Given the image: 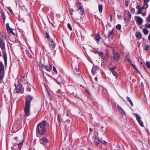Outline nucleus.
Returning <instances> with one entry per match:
<instances>
[{"mask_svg":"<svg viewBox=\"0 0 150 150\" xmlns=\"http://www.w3.org/2000/svg\"><path fill=\"white\" fill-rule=\"evenodd\" d=\"M6 29L8 32L10 33H12L13 34H14V33H13V29L11 28L10 27L9 28Z\"/></svg>","mask_w":150,"mask_h":150,"instance_id":"30","label":"nucleus"},{"mask_svg":"<svg viewBox=\"0 0 150 150\" xmlns=\"http://www.w3.org/2000/svg\"><path fill=\"white\" fill-rule=\"evenodd\" d=\"M43 68L48 71H50L52 70V66L51 65H49V66H43Z\"/></svg>","mask_w":150,"mask_h":150,"instance_id":"17","label":"nucleus"},{"mask_svg":"<svg viewBox=\"0 0 150 150\" xmlns=\"http://www.w3.org/2000/svg\"><path fill=\"white\" fill-rule=\"evenodd\" d=\"M138 25H141L143 22L142 18L139 16H136L134 17Z\"/></svg>","mask_w":150,"mask_h":150,"instance_id":"6","label":"nucleus"},{"mask_svg":"<svg viewBox=\"0 0 150 150\" xmlns=\"http://www.w3.org/2000/svg\"><path fill=\"white\" fill-rule=\"evenodd\" d=\"M31 89L34 90V88L33 86L28 85V88L26 89L27 91L30 92L31 91Z\"/></svg>","mask_w":150,"mask_h":150,"instance_id":"24","label":"nucleus"},{"mask_svg":"<svg viewBox=\"0 0 150 150\" xmlns=\"http://www.w3.org/2000/svg\"><path fill=\"white\" fill-rule=\"evenodd\" d=\"M141 85L142 87H144V83L142 82L141 83Z\"/></svg>","mask_w":150,"mask_h":150,"instance_id":"58","label":"nucleus"},{"mask_svg":"<svg viewBox=\"0 0 150 150\" xmlns=\"http://www.w3.org/2000/svg\"><path fill=\"white\" fill-rule=\"evenodd\" d=\"M46 124V121L43 120L37 125V130L40 135H43L45 132L46 131L45 127Z\"/></svg>","mask_w":150,"mask_h":150,"instance_id":"2","label":"nucleus"},{"mask_svg":"<svg viewBox=\"0 0 150 150\" xmlns=\"http://www.w3.org/2000/svg\"><path fill=\"white\" fill-rule=\"evenodd\" d=\"M15 88L14 92L15 93H18L21 90L22 87V85L21 84V82L19 83L17 81L15 83Z\"/></svg>","mask_w":150,"mask_h":150,"instance_id":"3","label":"nucleus"},{"mask_svg":"<svg viewBox=\"0 0 150 150\" xmlns=\"http://www.w3.org/2000/svg\"><path fill=\"white\" fill-rule=\"evenodd\" d=\"M113 54L114 60L116 62L118 61L120 57L119 54L117 52H113Z\"/></svg>","mask_w":150,"mask_h":150,"instance_id":"5","label":"nucleus"},{"mask_svg":"<svg viewBox=\"0 0 150 150\" xmlns=\"http://www.w3.org/2000/svg\"><path fill=\"white\" fill-rule=\"evenodd\" d=\"M110 21H112V16L111 15V14L110 15Z\"/></svg>","mask_w":150,"mask_h":150,"instance_id":"54","label":"nucleus"},{"mask_svg":"<svg viewBox=\"0 0 150 150\" xmlns=\"http://www.w3.org/2000/svg\"><path fill=\"white\" fill-rule=\"evenodd\" d=\"M25 52H26V54L28 55V57H32L31 54H30L28 50H25Z\"/></svg>","mask_w":150,"mask_h":150,"instance_id":"32","label":"nucleus"},{"mask_svg":"<svg viewBox=\"0 0 150 150\" xmlns=\"http://www.w3.org/2000/svg\"><path fill=\"white\" fill-rule=\"evenodd\" d=\"M6 29H7L8 28L10 27L9 26V24L8 23H7L6 24Z\"/></svg>","mask_w":150,"mask_h":150,"instance_id":"49","label":"nucleus"},{"mask_svg":"<svg viewBox=\"0 0 150 150\" xmlns=\"http://www.w3.org/2000/svg\"><path fill=\"white\" fill-rule=\"evenodd\" d=\"M127 99L129 102L131 100L130 98L128 97H127Z\"/></svg>","mask_w":150,"mask_h":150,"instance_id":"48","label":"nucleus"},{"mask_svg":"<svg viewBox=\"0 0 150 150\" xmlns=\"http://www.w3.org/2000/svg\"><path fill=\"white\" fill-rule=\"evenodd\" d=\"M135 35L137 38H139V39H141L142 37V34L141 33L139 32H137L136 33Z\"/></svg>","mask_w":150,"mask_h":150,"instance_id":"18","label":"nucleus"},{"mask_svg":"<svg viewBox=\"0 0 150 150\" xmlns=\"http://www.w3.org/2000/svg\"><path fill=\"white\" fill-rule=\"evenodd\" d=\"M46 37L47 39H49L50 37L49 34L47 32L46 33Z\"/></svg>","mask_w":150,"mask_h":150,"instance_id":"41","label":"nucleus"},{"mask_svg":"<svg viewBox=\"0 0 150 150\" xmlns=\"http://www.w3.org/2000/svg\"><path fill=\"white\" fill-rule=\"evenodd\" d=\"M75 70L77 71H79V69L77 68H75Z\"/></svg>","mask_w":150,"mask_h":150,"instance_id":"61","label":"nucleus"},{"mask_svg":"<svg viewBox=\"0 0 150 150\" xmlns=\"http://www.w3.org/2000/svg\"><path fill=\"white\" fill-rule=\"evenodd\" d=\"M148 39L150 41V35L148 36Z\"/></svg>","mask_w":150,"mask_h":150,"instance_id":"60","label":"nucleus"},{"mask_svg":"<svg viewBox=\"0 0 150 150\" xmlns=\"http://www.w3.org/2000/svg\"><path fill=\"white\" fill-rule=\"evenodd\" d=\"M0 47L2 50H5V44L3 36L0 37Z\"/></svg>","mask_w":150,"mask_h":150,"instance_id":"4","label":"nucleus"},{"mask_svg":"<svg viewBox=\"0 0 150 150\" xmlns=\"http://www.w3.org/2000/svg\"><path fill=\"white\" fill-rule=\"evenodd\" d=\"M4 65L2 63L0 62V71L4 70Z\"/></svg>","mask_w":150,"mask_h":150,"instance_id":"33","label":"nucleus"},{"mask_svg":"<svg viewBox=\"0 0 150 150\" xmlns=\"http://www.w3.org/2000/svg\"><path fill=\"white\" fill-rule=\"evenodd\" d=\"M95 38L97 43H98L101 39L100 36L99 34H97L95 35Z\"/></svg>","mask_w":150,"mask_h":150,"instance_id":"14","label":"nucleus"},{"mask_svg":"<svg viewBox=\"0 0 150 150\" xmlns=\"http://www.w3.org/2000/svg\"><path fill=\"white\" fill-rule=\"evenodd\" d=\"M110 70L111 71H112L113 75L115 77V78H117L118 77V75L117 72L114 71L113 69L112 68L110 69Z\"/></svg>","mask_w":150,"mask_h":150,"instance_id":"20","label":"nucleus"},{"mask_svg":"<svg viewBox=\"0 0 150 150\" xmlns=\"http://www.w3.org/2000/svg\"><path fill=\"white\" fill-rule=\"evenodd\" d=\"M128 61H129L130 63V64H131V66H132V67H133V69H135L137 72H139V71L138 70V69L137 68L135 65L133 64H132L131 62H130V59H129L128 60Z\"/></svg>","mask_w":150,"mask_h":150,"instance_id":"21","label":"nucleus"},{"mask_svg":"<svg viewBox=\"0 0 150 150\" xmlns=\"http://www.w3.org/2000/svg\"><path fill=\"white\" fill-rule=\"evenodd\" d=\"M40 142L41 144H45L48 142V140L46 137H42L40 139Z\"/></svg>","mask_w":150,"mask_h":150,"instance_id":"9","label":"nucleus"},{"mask_svg":"<svg viewBox=\"0 0 150 150\" xmlns=\"http://www.w3.org/2000/svg\"><path fill=\"white\" fill-rule=\"evenodd\" d=\"M23 141H22L20 143H19L17 144L18 147L19 148L21 149L23 145Z\"/></svg>","mask_w":150,"mask_h":150,"instance_id":"25","label":"nucleus"},{"mask_svg":"<svg viewBox=\"0 0 150 150\" xmlns=\"http://www.w3.org/2000/svg\"><path fill=\"white\" fill-rule=\"evenodd\" d=\"M145 28H149L150 29V23L149 24H146L145 25Z\"/></svg>","mask_w":150,"mask_h":150,"instance_id":"40","label":"nucleus"},{"mask_svg":"<svg viewBox=\"0 0 150 150\" xmlns=\"http://www.w3.org/2000/svg\"><path fill=\"white\" fill-rule=\"evenodd\" d=\"M49 41L50 47L51 49L52 50H53L55 46V44L52 39H49Z\"/></svg>","mask_w":150,"mask_h":150,"instance_id":"7","label":"nucleus"},{"mask_svg":"<svg viewBox=\"0 0 150 150\" xmlns=\"http://www.w3.org/2000/svg\"><path fill=\"white\" fill-rule=\"evenodd\" d=\"M8 10L12 13H13V12L10 7H8Z\"/></svg>","mask_w":150,"mask_h":150,"instance_id":"43","label":"nucleus"},{"mask_svg":"<svg viewBox=\"0 0 150 150\" xmlns=\"http://www.w3.org/2000/svg\"><path fill=\"white\" fill-rule=\"evenodd\" d=\"M99 51L97 50H95L94 52V53L95 54H98Z\"/></svg>","mask_w":150,"mask_h":150,"instance_id":"53","label":"nucleus"},{"mask_svg":"<svg viewBox=\"0 0 150 150\" xmlns=\"http://www.w3.org/2000/svg\"><path fill=\"white\" fill-rule=\"evenodd\" d=\"M60 91H61V90L60 89H59L57 91V93H60Z\"/></svg>","mask_w":150,"mask_h":150,"instance_id":"57","label":"nucleus"},{"mask_svg":"<svg viewBox=\"0 0 150 150\" xmlns=\"http://www.w3.org/2000/svg\"><path fill=\"white\" fill-rule=\"evenodd\" d=\"M142 15L143 16H145L146 15V13H142Z\"/></svg>","mask_w":150,"mask_h":150,"instance_id":"55","label":"nucleus"},{"mask_svg":"<svg viewBox=\"0 0 150 150\" xmlns=\"http://www.w3.org/2000/svg\"><path fill=\"white\" fill-rule=\"evenodd\" d=\"M76 89L75 87H73L69 91V93L71 94L74 95L76 93Z\"/></svg>","mask_w":150,"mask_h":150,"instance_id":"11","label":"nucleus"},{"mask_svg":"<svg viewBox=\"0 0 150 150\" xmlns=\"http://www.w3.org/2000/svg\"><path fill=\"white\" fill-rule=\"evenodd\" d=\"M61 114H58L57 116L58 121L59 122H60L61 121Z\"/></svg>","mask_w":150,"mask_h":150,"instance_id":"31","label":"nucleus"},{"mask_svg":"<svg viewBox=\"0 0 150 150\" xmlns=\"http://www.w3.org/2000/svg\"><path fill=\"white\" fill-rule=\"evenodd\" d=\"M116 28L118 30H120L121 28V25L118 24L116 25Z\"/></svg>","mask_w":150,"mask_h":150,"instance_id":"35","label":"nucleus"},{"mask_svg":"<svg viewBox=\"0 0 150 150\" xmlns=\"http://www.w3.org/2000/svg\"><path fill=\"white\" fill-rule=\"evenodd\" d=\"M95 126V127H96V126H97V127H99L100 126V125L99 124L96 123Z\"/></svg>","mask_w":150,"mask_h":150,"instance_id":"52","label":"nucleus"},{"mask_svg":"<svg viewBox=\"0 0 150 150\" xmlns=\"http://www.w3.org/2000/svg\"><path fill=\"white\" fill-rule=\"evenodd\" d=\"M150 48V46L149 45H146L145 47V50L146 51H148L149 49Z\"/></svg>","mask_w":150,"mask_h":150,"instance_id":"36","label":"nucleus"},{"mask_svg":"<svg viewBox=\"0 0 150 150\" xmlns=\"http://www.w3.org/2000/svg\"><path fill=\"white\" fill-rule=\"evenodd\" d=\"M16 2L17 4H18L20 6H22V3L21 0H16Z\"/></svg>","mask_w":150,"mask_h":150,"instance_id":"23","label":"nucleus"},{"mask_svg":"<svg viewBox=\"0 0 150 150\" xmlns=\"http://www.w3.org/2000/svg\"><path fill=\"white\" fill-rule=\"evenodd\" d=\"M98 67L97 66L93 65L91 70V72L93 75L95 74L96 71L98 69Z\"/></svg>","mask_w":150,"mask_h":150,"instance_id":"13","label":"nucleus"},{"mask_svg":"<svg viewBox=\"0 0 150 150\" xmlns=\"http://www.w3.org/2000/svg\"><path fill=\"white\" fill-rule=\"evenodd\" d=\"M102 143L104 144H105L106 143V142L104 140H103L102 141Z\"/></svg>","mask_w":150,"mask_h":150,"instance_id":"56","label":"nucleus"},{"mask_svg":"<svg viewBox=\"0 0 150 150\" xmlns=\"http://www.w3.org/2000/svg\"><path fill=\"white\" fill-rule=\"evenodd\" d=\"M95 80H96V81H97V80H98L97 77H96L95 78Z\"/></svg>","mask_w":150,"mask_h":150,"instance_id":"62","label":"nucleus"},{"mask_svg":"<svg viewBox=\"0 0 150 150\" xmlns=\"http://www.w3.org/2000/svg\"><path fill=\"white\" fill-rule=\"evenodd\" d=\"M14 144V145L12 148V149H13L14 148V147H15L17 144L16 143H15Z\"/></svg>","mask_w":150,"mask_h":150,"instance_id":"59","label":"nucleus"},{"mask_svg":"<svg viewBox=\"0 0 150 150\" xmlns=\"http://www.w3.org/2000/svg\"><path fill=\"white\" fill-rule=\"evenodd\" d=\"M108 36L110 39H112L113 36V29L110 31L108 32Z\"/></svg>","mask_w":150,"mask_h":150,"instance_id":"16","label":"nucleus"},{"mask_svg":"<svg viewBox=\"0 0 150 150\" xmlns=\"http://www.w3.org/2000/svg\"><path fill=\"white\" fill-rule=\"evenodd\" d=\"M98 8L100 12L101 13L102 12L103 9V5L101 4L99 5L98 6Z\"/></svg>","mask_w":150,"mask_h":150,"instance_id":"27","label":"nucleus"},{"mask_svg":"<svg viewBox=\"0 0 150 150\" xmlns=\"http://www.w3.org/2000/svg\"><path fill=\"white\" fill-rule=\"evenodd\" d=\"M146 20L149 21V22H150V14L149 15L148 17L147 18H146Z\"/></svg>","mask_w":150,"mask_h":150,"instance_id":"45","label":"nucleus"},{"mask_svg":"<svg viewBox=\"0 0 150 150\" xmlns=\"http://www.w3.org/2000/svg\"><path fill=\"white\" fill-rule=\"evenodd\" d=\"M143 31L144 34L146 35H147L149 33L148 30L145 28H143Z\"/></svg>","mask_w":150,"mask_h":150,"instance_id":"28","label":"nucleus"},{"mask_svg":"<svg viewBox=\"0 0 150 150\" xmlns=\"http://www.w3.org/2000/svg\"><path fill=\"white\" fill-rule=\"evenodd\" d=\"M1 56V52L0 51V56Z\"/></svg>","mask_w":150,"mask_h":150,"instance_id":"64","label":"nucleus"},{"mask_svg":"<svg viewBox=\"0 0 150 150\" xmlns=\"http://www.w3.org/2000/svg\"><path fill=\"white\" fill-rule=\"evenodd\" d=\"M146 65L148 68H150V62H146Z\"/></svg>","mask_w":150,"mask_h":150,"instance_id":"39","label":"nucleus"},{"mask_svg":"<svg viewBox=\"0 0 150 150\" xmlns=\"http://www.w3.org/2000/svg\"><path fill=\"white\" fill-rule=\"evenodd\" d=\"M117 110L118 111L121 113L122 114H125V113L124 110L119 105L117 106Z\"/></svg>","mask_w":150,"mask_h":150,"instance_id":"15","label":"nucleus"},{"mask_svg":"<svg viewBox=\"0 0 150 150\" xmlns=\"http://www.w3.org/2000/svg\"><path fill=\"white\" fill-rule=\"evenodd\" d=\"M136 8L138 10L137 13L138 14L141 13L142 10L143 9L142 7H141L139 5H137L136 6Z\"/></svg>","mask_w":150,"mask_h":150,"instance_id":"12","label":"nucleus"},{"mask_svg":"<svg viewBox=\"0 0 150 150\" xmlns=\"http://www.w3.org/2000/svg\"><path fill=\"white\" fill-rule=\"evenodd\" d=\"M79 9L80 10L81 14L83 15L84 13V9L81 6L79 7Z\"/></svg>","mask_w":150,"mask_h":150,"instance_id":"22","label":"nucleus"},{"mask_svg":"<svg viewBox=\"0 0 150 150\" xmlns=\"http://www.w3.org/2000/svg\"><path fill=\"white\" fill-rule=\"evenodd\" d=\"M4 12H3V11L2 8L1 7H0V13H3Z\"/></svg>","mask_w":150,"mask_h":150,"instance_id":"50","label":"nucleus"},{"mask_svg":"<svg viewBox=\"0 0 150 150\" xmlns=\"http://www.w3.org/2000/svg\"><path fill=\"white\" fill-rule=\"evenodd\" d=\"M24 76H23L21 77V82H22L23 83V84H25L26 83L28 84V82H26V81H25V79H24Z\"/></svg>","mask_w":150,"mask_h":150,"instance_id":"29","label":"nucleus"},{"mask_svg":"<svg viewBox=\"0 0 150 150\" xmlns=\"http://www.w3.org/2000/svg\"><path fill=\"white\" fill-rule=\"evenodd\" d=\"M135 9L134 8H132V12H133V13H135Z\"/></svg>","mask_w":150,"mask_h":150,"instance_id":"51","label":"nucleus"},{"mask_svg":"<svg viewBox=\"0 0 150 150\" xmlns=\"http://www.w3.org/2000/svg\"><path fill=\"white\" fill-rule=\"evenodd\" d=\"M129 102V103L131 106L132 107L133 106V103L132 101V100H131Z\"/></svg>","mask_w":150,"mask_h":150,"instance_id":"47","label":"nucleus"},{"mask_svg":"<svg viewBox=\"0 0 150 150\" xmlns=\"http://www.w3.org/2000/svg\"><path fill=\"white\" fill-rule=\"evenodd\" d=\"M98 54L99 56L101 57L103 55V53L102 52H99Z\"/></svg>","mask_w":150,"mask_h":150,"instance_id":"42","label":"nucleus"},{"mask_svg":"<svg viewBox=\"0 0 150 150\" xmlns=\"http://www.w3.org/2000/svg\"><path fill=\"white\" fill-rule=\"evenodd\" d=\"M144 6L142 7L143 9H145L147 8L148 6V4H144Z\"/></svg>","mask_w":150,"mask_h":150,"instance_id":"34","label":"nucleus"},{"mask_svg":"<svg viewBox=\"0 0 150 150\" xmlns=\"http://www.w3.org/2000/svg\"><path fill=\"white\" fill-rule=\"evenodd\" d=\"M135 117L140 126L142 127H143L144 126L143 123L141 120L140 117L137 114H135Z\"/></svg>","mask_w":150,"mask_h":150,"instance_id":"8","label":"nucleus"},{"mask_svg":"<svg viewBox=\"0 0 150 150\" xmlns=\"http://www.w3.org/2000/svg\"><path fill=\"white\" fill-rule=\"evenodd\" d=\"M1 16L2 17L3 19L4 20V21H3L4 23L5 22L6 18V16L5 15L4 12L3 13H1Z\"/></svg>","mask_w":150,"mask_h":150,"instance_id":"26","label":"nucleus"},{"mask_svg":"<svg viewBox=\"0 0 150 150\" xmlns=\"http://www.w3.org/2000/svg\"><path fill=\"white\" fill-rule=\"evenodd\" d=\"M4 54V58L5 62H6L7 61V56L6 52L5 50H2Z\"/></svg>","mask_w":150,"mask_h":150,"instance_id":"19","label":"nucleus"},{"mask_svg":"<svg viewBox=\"0 0 150 150\" xmlns=\"http://www.w3.org/2000/svg\"><path fill=\"white\" fill-rule=\"evenodd\" d=\"M149 0H144V4H147L148 3L149 1Z\"/></svg>","mask_w":150,"mask_h":150,"instance_id":"44","label":"nucleus"},{"mask_svg":"<svg viewBox=\"0 0 150 150\" xmlns=\"http://www.w3.org/2000/svg\"><path fill=\"white\" fill-rule=\"evenodd\" d=\"M89 129L90 131V132H91L93 130V129H91V128H90Z\"/></svg>","mask_w":150,"mask_h":150,"instance_id":"63","label":"nucleus"},{"mask_svg":"<svg viewBox=\"0 0 150 150\" xmlns=\"http://www.w3.org/2000/svg\"><path fill=\"white\" fill-rule=\"evenodd\" d=\"M67 27L70 30H72V28L71 24L69 23H68L67 24Z\"/></svg>","mask_w":150,"mask_h":150,"instance_id":"38","label":"nucleus"},{"mask_svg":"<svg viewBox=\"0 0 150 150\" xmlns=\"http://www.w3.org/2000/svg\"><path fill=\"white\" fill-rule=\"evenodd\" d=\"M4 76V70H1L0 71V83H2L3 79Z\"/></svg>","mask_w":150,"mask_h":150,"instance_id":"10","label":"nucleus"},{"mask_svg":"<svg viewBox=\"0 0 150 150\" xmlns=\"http://www.w3.org/2000/svg\"><path fill=\"white\" fill-rule=\"evenodd\" d=\"M95 142L97 144H99L100 143V141L97 138H96L94 140Z\"/></svg>","mask_w":150,"mask_h":150,"instance_id":"37","label":"nucleus"},{"mask_svg":"<svg viewBox=\"0 0 150 150\" xmlns=\"http://www.w3.org/2000/svg\"><path fill=\"white\" fill-rule=\"evenodd\" d=\"M53 70L55 72H56L57 73V71L55 67H54V66L53 67Z\"/></svg>","mask_w":150,"mask_h":150,"instance_id":"46","label":"nucleus"},{"mask_svg":"<svg viewBox=\"0 0 150 150\" xmlns=\"http://www.w3.org/2000/svg\"><path fill=\"white\" fill-rule=\"evenodd\" d=\"M33 99V98L30 96L26 97V99L24 108V116L26 117L29 116L30 114V103Z\"/></svg>","mask_w":150,"mask_h":150,"instance_id":"1","label":"nucleus"}]
</instances>
